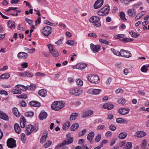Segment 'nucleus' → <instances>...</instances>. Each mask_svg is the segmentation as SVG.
Here are the masks:
<instances>
[{"mask_svg": "<svg viewBox=\"0 0 149 149\" xmlns=\"http://www.w3.org/2000/svg\"><path fill=\"white\" fill-rule=\"evenodd\" d=\"M25 134L24 133H22L21 137V140L22 142L24 143L26 141V138Z\"/></svg>", "mask_w": 149, "mask_h": 149, "instance_id": "obj_54", "label": "nucleus"}, {"mask_svg": "<svg viewBox=\"0 0 149 149\" xmlns=\"http://www.w3.org/2000/svg\"><path fill=\"white\" fill-rule=\"evenodd\" d=\"M36 86L34 85H30V86L27 85L26 86V90L31 91H33L36 88Z\"/></svg>", "mask_w": 149, "mask_h": 149, "instance_id": "obj_34", "label": "nucleus"}, {"mask_svg": "<svg viewBox=\"0 0 149 149\" xmlns=\"http://www.w3.org/2000/svg\"><path fill=\"white\" fill-rule=\"evenodd\" d=\"M109 6L107 5L103 8L102 9L97 12V14L100 16H105L109 13Z\"/></svg>", "mask_w": 149, "mask_h": 149, "instance_id": "obj_5", "label": "nucleus"}, {"mask_svg": "<svg viewBox=\"0 0 149 149\" xmlns=\"http://www.w3.org/2000/svg\"><path fill=\"white\" fill-rule=\"evenodd\" d=\"M109 128L110 130L112 131H115L116 130V127L113 125H111L109 127Z\"/></svg>", "mask_w": 149, "mask_h": 149, "instance_id": "obj_60", "label": "nucleus"}, {"mask_svg": "<svg viewBox=\"0 0 149 149\" xmlns=\"http://www.w3.org/2000/svg\"><path fill=\"white\" fill-rule=\"evenodd\" d=\"M17 97L21 99H26L27 98V95L26 94H23L19 95H17Z\"/></svg>", "mask_w": 149, "mask_h": 149, "instance_id": "obj_51", "label": "nucleus"}, {"mask_svg": "<svg viewBox=\"0 0 149 149\" xmlns=\"http://www.w3.org/2000/svg\"><path fill=\"white\" fill-rule=\"evenodd\" d=\"M11 92L14 94H20L22 93L21 91H19L17 88L13 89L11 90Z\"/></svg>", "mask_w": 149, "mask_h": 149, "instance_id": "obj_39", "label": "nucleus"}, {"mask_svg": "<svg viewBox=\"0 0 149 149\" xmlns=\"http://www.w3.org/2000/svg\"><path fill=\"white\" fill-rule=\"evenodd\" d=\"M132 148V145L131 142H127L125 146L124 147L123 149H130Z\"/></svg>", "mask_w": 149, "mask_h": 149, "instance_id": "obj_35", "label": "nucleus"}, {"mask_svg": "<svg viewBox=\"0 0 149 149\" xmlns=\"http://www.w3.org/2000/svg\"><path fill=\"white\" fill-rule=\"evenodd\" d=\"M41 21V18L40 17H38L37 19L35 21V25L36 26L38 24H39L40 23Z\"/></svg>", "mask_w": 149, "mask_h": 149, "instance_id": "obj_61", "label": "nucleus"}, {"mask_svg": "<svg viewBox=\"0 0 149 149\" xmlns=\"http://www.w3.org/2000/svg\"><path fill=\"white\" fill-rule=\"evenodd\" d=\"M120 56L129 58L132 56V54L128 50H125L124 49H121L120 50Z\"/></svg>", "mask_w": 149, "mask_h": 149, "instance_id": "obj_11", "label": "nucleus"}, {"mask_svg": "<svg viewBox=\"0 0 149 149\" xmlns=\"http://www.w3.org/2000/svg\"><path fill=\"white\" fill-rule=\"evenodd\" d=\"M100 46L99 45H96L92 43L91 44V49L94 53L98 52L100 50Z\"/></svg>", "mask_w": 149, "mask_h": 149, "instance_id": "obj_13", "label": "nucleus"}, {"mask_svg": "<svg viewBox=\"0 0 149 149\" xmlns=\"http://www.w3.org/2000/svg\"><path fill=\"white\" fill-rule=\"evenodd\" d=\"M15 88L16 89L17 88L19 91H20L21 90H26V86L18 84L15 86Z\"/></svg>", "mask_w": 149, "mask_h": 149, "instance_id": "obj_26", "label": "nucleus"}, {"mask_svg": "<svg viewBox=\"0 0 149 149\" xmlns=\"http://www.w3.org/2000/svg\"><path fill=\"white\" fill-rule=\"evenodd\" d=\"M111 50L115 55L118 56H120L121 55V54H120V52H118L116 51L113 48H111Z\"/></svg>", "mask_w": 149, "mask_h": 149, "instance_id": "obj_42", "label": "nucleus"}, {"mask_svg": "<svg viewBox=\"0 0 149 149\" xmlns=\"http://www.w3.org/2000/svg\"><path fill=\"white\" fill-rule=\"evenodd\" d=\"M101 139V135L100 134L98 135L95 137V142H98Z\"/></svg>", "mask_w": 149, "mask_h": 149, "instance_id": "obj_58", "label": "nucleus"}, {"mask_svg": "<svg viewBox=\"0 0 149 149\" xmlns=\"http://www.w3.org/2000/svg\"><path fill=\"white\" fill-rule=\"evenodd\" d=\"M99 41L101 42L102 43H103L104 44H106L107 45H109V43L107 40H105L102 39H100L99 40Z\"/></svg>", "mask_w": 149, "mask_h": 149, "instance_id": "obj_56", "label": "nucleus"}, {"mask_svg": "<svg viewBox=\"0 0 149 149\" xmlns=\"http://www.w3.org/2000/svg\"><path fill=\"white\" fill-rule=\"evenodd\" d=\"M70 93L75 96H79L83 93L82 91L80 90H77L74 88H71L69 91Z\"/></svg>", "mask_w": 149, "mask_h": 149, "instance_id": "obj_9", "label": "nucleus"}, {"mask_svg": "<svg viewBox=\"0 0 149 149\" xmlns=\"http://www.w3.org/2000/svg\"><path fill=\"white\" fill-rule=\"evenodd\" d=\"M129 109H126L124 108H120L118 110V113L122 115H125L128 114L130 111Z\"/></svg>", "mask_w": 149, "mask_h": 149, "instance_id": "obj_16", "label": "nucleus"}, {"mask_svg": "<svg viewBox=\"0 0 149 149\" xmlns=\"http://www.w3.org/2000/svg\"><path fill=\"white\" fill-rule=\"evenodd\" d=\"M29 104L31 106L35 107H38L40 105V104L37 101H31L30 102Z\"/></svg>", "mask_w": 149, "mask_h": 149, "instance_id": "obj_25", "label": "nucleus"}, {"mask_svg": "<svg viewBox=\"0 0 149 149\" xmlns=\"http://www.w3.org/2000/svg\"><path fill=\"white\" fill-rule=\"evenodd\" d=\"M20 125L22 128H24L25 126L26 120L23 116L21 117L20 119Z\"/></svg>", "mask_w": 149, "mask_h": 149, "instance_id": "obj_23", "label": "nucleus"}, {"mask_svg": "<svg viewBox=\"0 0 149 149\" xmlns=\"http://www.w3.org/2000/svg\"><path fill=\"white\" fill-rule=\"evenodd\" d=\"M87 64L83 63H79L75 65L72 66V68L73 69H78L79 70L83 69L86 67Z\"/></svg>", "mask_w": 149, "mask_h": 149, "instance_id": "obj_12", "label": "nucleus"}, {"mask_svg": "<svg viewBox=\"0 0 149 149\" xmlns=\"http://www.w3.org/2000/svg\"><path fill=\"white\" fill-rule=\"evenodd\" d=\"M130 33L131 35V36L134 38H136L138 36H139V34H138L136 33L135 32L131 31V32H130Z\"/></svg>", "mask_w": 149, "mask_h": 149, "instance_id": "obj_52", "label": "nucleus"}, {"mask_svg": "<svg viewBox=\"0 0 149 149\" xmlns=\"http://www.w3.org/2000/svg\"><path fill=\"white\" fill-rule=\"evenodd\" d=\"M79 125L77 123L73 124L70 127V130L72 131H75L79 127Z\"/></svg>", "mask_w": 149, "mask_h": 149, "instance_id": "obj_29", "label": "nucleus"}, {"mask_svg": "<svg viewBox=\"0 0 149 149\" xmlns=\"http://www.w3.org/2000/svg\"><path fill=\"white\" fill-rule=\"evenodd\" d=\"M0 118L6 121L9 120L8 116L3 111L0 110Z\"/></svg>", "mask_w": 149, "mask_h": 149, "instance_id": "obj_17", "label": "nucleus"}, {"mask_svg": "<svg viewBox=\"0 0 149 149\" xmlns=\"http://www.w3.org/2000/svg\"><path fill=\"white\" fill-rule=\"evenodd\" d=\"M148 67V66H146L145 65H143L141 68V71L143 72H146L148 70V69L147 68Z\"/></svg>", "mask_w": 149, "mask_h": 149, "instance_id": "obj_48", "label": "nucleus"}, {"mask_svg": "<svg viewBox=\"0 0 149 149\" xmlns=\"http://www.w3.org/2000/svg\"><path fill=\"white\" fill-rule=\"evenodd\" d=\"M147 145V142L146 140H144L142 142V144L141 146L145 148V149H148L146 147Z\"/></svg>", "mask_w": 149, "mask_h": 149, "instance_id": "obj_49", "label": "nucleus"}, {"mask_svg": "<svg viewBox=\"0 0 149 149\" xmlns=\"http://www.w3.org/2000/svg\"><path fill=\"white\" fill-rule=\"evenodd\" d=\"M12 111L16 117H18L20 116V113L16 108L14 107L12 109Z\"/></svg>", "mask_w": 149, "mask_h": 149, "instance_id": "obj_28", "label": "nucleus"}, {"mask_svg": "<svg viewBox=\"0 0 149 149\" xmlns=\"http://www.w3.org/2000/svg\"><path fill=\"white\" fill-rule=\"evenodd\" d=\"M7 145L9 148H13L16 146L15 141L12 138H10L7 140Z\"/></svg>", "mask_w": 149, "mask_h": 149, "instance_id": "obj_10", "label": "nucleus"}, {"mask_svg": "<svg viewBox=\"0 0 149 149\" xmlns=\"http://www.w3.org/2000/svg\"><path fill=\"white\" fill-rule=\"evenodd\" d=\"M38 94L42 97H45L47 95V92L45 90L42 89L39 91Z\"/></svg>", "mask_w": 149, "mask_h": 149, "instance_id": "obj_32", "label": "nucleus"}, {"mask_svg": "<svg viewBox=\"0 0 149 149\" xmlns=\"http://www.w3.org/2000/svg\"><path fill=\"white\" fill-rule=\"evenodd\" d=\"M146 133L142 131H139L136 133L135 136L138 138H141L146 136Z\"/></svg>", "mask_w": 149, "mask_h": 149, "instance_id": "obj_20", "label": "nucleus"}, {"mask_svg": "<svg viewBox=\"0 0 149 149\" xmlns=\"http://www.w3.org/2000/svg\"><path fill=\"white\" fill-rule=\"evenodd\" d=\"M66 139L61 143V146L67 145L72 143L74 140L73 137L71 136V134L68 133L66 135Z\"/></svg>", "mask_w": 149, "mask_h": 149, "instance_id": "obj_8", "label": "nucleus"}, {"mask_svg": "<svg viewBox=\"0 0 149 149\" xmlns=\"http://www.w3.org/2000/svg\"><path fill=\"white\" fill-rule=\"evenodd\" d=\"M95 135V133L93 132H92L89 133L88 135L87 136V140L90 141V143H91V141L93 140Z\"/></svg>", "mask_w": 149, "mask_h": 149, "instance_id": "obj_24", "label": "nucleus"}, {"mask_svg": "<svg viewBox=\"0 0 149 149\" xmlns=\"http://www.w3.org/2000/svg\"><path fill=\"white\" fill-rule=\"evenodd\" d=\"M78 114L77 113H73L70 116V120H74L78 116Z\"/></svg>", "mask_w": 149, "mask_h": 149, "instance_id": "obj_30", "label": "nucleus"}, {"mask_svg": "<svg viewBox=\"0 0 149 149\" xmlns=\"http://www.w3.org/2000/svg\"><path fill=\"white\" fill-rule=\"evenodd\" d=\"M52 143V141H48L44 145V147L45 148H47L50 146Z\"/></svg>", "mask_w": 149, "mask_h": 149, "instance_id": "obj_62", "label": "nucleus"}, {"mask_svg": "<svg viewBox=\"0 0 149 149\" xmlns=\"http://www.w3.org/2000/svg\"><path fill=\"white\" fill-rule=\"evenodd\" d=\"M134 40L133 38H123L121 40L124 42H129L132 41Z\"/></svg>", "mask_w": 149, "mask_h": 149, "instance_id": "obj_43", "label": "nucleus"}, {"mask_svg": "<svg viewBox=\"0 0 149 149\" xmlns=\"http://www.w3.org/2000/svg\"><path fill=\"white\" fill-rule=\"evenodd\" d=\"M127 12L128 15L132 18L134 17L136 13V10L134 9H129L127 10Z\"/></svg>", "mask_w": 149, "mask_h": 149, "instance_id": "obj_15", "label": "nucleus"}, {"mask_svg": "<svg viewBox=\"0 0 149 149\" xmlns=\"http://www.w3.org/2000/svg\"><path fill=\"white\" fill-rule=\"evenodd\" d=\"M123 92V90L121 88H118L115 91V92L116 94L119 93H122Z\"/></svg>", "mask_w": 149, "mask_h": 149, "instance_id": "obj_64", "label": "nucleus"}, {"mask_svg": "<svg viewBox=\"0 0 149 149\" xmlns=\"http://www.w3.org/2000/svg\"><path fill=\"white\" fill-rule=\"evenodd\" d=\"M93 111L91 110H89L87 111H86L83 113L82 117L83 118H85L91 116L93 114Z\"/></svg>", "mask_w": 149, "mask_h": 149, "instance_id": "obj_18", "label": "nucleus"}, {"mask_svg": "<svg viewBox=\"0 0 149 149\" xmlns=\"http://www.w3.org/2000/svg\"><path fill=\"white\" fill-rule=\"evenodd\" d=\"M65 105V103L63 101H55L52 104L51 108L54 110L58 111L64 107Z\"/></svg>", "mask_w": 149, "mask_h": 149, "instance_id": "obj_1", "label": "nucleus"}, {"mask_svg": "<svg viewBox=\"0 0 149 149\" xmlns=\"http://www.w3.org/2000/svg\"><path fill=\"white\" fill-rule=\"evenodd\" d=\"M103 0H97L94 5V8L95 9L100 8L103 3Z\"/></svg>", "mask_w": 149, "mask_h": 149, "instance_id": "obj_14", "label": "nucleus"}, {"mask_svg": "<svg viewBox=\"0 0 149 149\" xmlns=\"http://www.w3.org/2000/svg\"><path fill=\"white\" fill-rule=\"evenodd\" d=\"M25 77H32L33 76V74L31 72H28L24 71Z\"/></svg>", "mask_w": 149, "mask_h": 149, "instance_id": "obj_45", "label": "nucleus"}, {"mask_svg": "<svg viewBox=\"0 0 149 149\" xmlns=\"http://www.w3.org/2000/svg\"><path fill=\"white\" fill-rule=\"evenodd\" d=\"M88 36L94 38H96L97 37L95 33H89L88 34Z\"/></svg>", "mask_w": 149, "mask_h": 149, "instance_id": "obj_63", "label": "nucleus"}, {"mask_svg": "<svg viewBox=\"0 0 149 149\" xmlns=\"http://www.w3.org/2000/svg\"><path fill=\"white\" fill-rule=\"evenodd\" d=\"M10 77V74H3L0 76V79H7Z\"/></svg>", "mask_w": 149, "mask_h": 149, "instance_id": "obj_38", "label": "nucleus"}, {"mask_svg": "<svg viewBox=\"0 0 149 149\" xmlns=\"http://www.w3.org/2000/svg\"><path fill=\"white\" fill-rule=\"evenodd\" d=\"M100 18L97 16H94L91 17L89 20L90 22L93 23V24L97 27H99L101 26V23L100 20Z\"/></svg>", "mask_w": 149, "mask_h": 149, "instance_id": "obj_2", "label": "nucleus"}, {"mask_svg": "<svg viewBox=\"0 0 149 149\" xmlns=\"http://www.w3.org/2000/svg\"><path fill=\"white\" fill-rule=\"evenodd\" d=\"M87 79L89 82L95 84L98 83L100 82L99 77L96 75L89 74L87 77Z\"/></svg>", "mask_w": 149, "mask_h": 149, "instance_id": "obj_3", "label": "nucleus"}, {"mask_svg": "<svg viewBox=\"0 0 149 149\" xmlns=\"http://www.w3.org/2000/svg\"><path fill=\"white\" fill-rule=\"evenodd\" d=\"M47 46L50 52L52 55L55 57H57L59 55V53L55 47L51 44H48Z\"/></svg>", "mask_w": 149, "mask_h": 149, "instance_id": "obj_7", "label": "nucleus"}, {"mask_svg": "<svg viewBox=\"0 0 149 149\" xmlns=\"http://www.w3.org/2000/svg\"><path fill=\"white\" fill-rule=\"evenodd\" d=\"M120 18L123 20H126L127 19L125 17V14L123 12H120Z\"/></svg>", "mask_w": 149, "mask_h": 149, "instance_id": "obj_36", "label": "nucleus"}, {"mask_svg": "<svg viewBox=\"0 0 149 149\" xmlns=\"http://www.w3.org/2000/svg\"><path fill=\"white\" fill-rule=\"evenodd\" d=\"M74 43V41L72 40H68L67 42V44L70 46L72 45Z\"/></svg>", "mask_w": 149, "mask_h": 149, "instance_id": "obj_57", "label": "nucleus"}, {"mask_svg": "<svg viewBox=\"0 0 149 149\" xmlns=\"http://www.w3.org/2000/svg\"><path fill=\"white\" fill-rule=\"evenodd\" d=\"M105 128V126L103 125H100L98 126L97 127V130H102L104 129Z\"/></svg>", "mask_w": 149, "mask_h": 149, "instance_id": "obj_50", "label": "nucleus"}, {"mask_svg": "<svg viewBox=\"0 0 149 149\" xmlns=\"http://www.w3.org/2000/svg\"><path fill=\"white\" fill-rule=\"evenodd\" d=\"M52 31V28L51 27L46 26L43 27L41 32L44 36L48 37L51 33Z\"/></svg>", "mask_w": 149, "mask_h": 149, "instance_id": "obj_6", "label": "nucleus"}, {"mask_svg": "<svg viewBox=\"0 0 149 149\" xmlns=\"http://www.w3.org/2000/svg\"><path fill=\"white\" fill-rule=\"evenodd\" d=\"M8 26L9 28L10 29H15V22L12 20L8 21Z\"/></svg>", "mask_w": 149, "mask_h": 149, "instance_id": "obj_27", "label": "nucleus"}, {"mask_svg": "<svg viewBox=\"0 0 149 149\" xmlns=\"http://www.w3.org/2000/svg\"><path fill=\"white\" fill-rule=\"evenodd\" d=\"M38 126H34L31 125H29L26 127V131L27 135H29L33 132H34L38 131Z\"/></svg>", "mask_w": 149, "mask_h": 149, "instance_id": "obj_4", "label": "nucleus"}, {"mask_svg": "<svg viewBox=\"0 0 149 149\" xmlns=\"http://www.w3.org/2000/svg\"><path fill=\"white\" fill-rule=\"evenodd\" d=\"M76 82L77 85L79 86H81L83 85V81L80 79H77Z\"/></svg>", "mask_w": 149, "mask_h": 149, "instance_id": "obj_46", "label": "nucleus"}, {"mask_svg": "<svg viewBox=\"0 0 149 149\" xmlns=\"http://www.w3.org/2000/svg\"><path fill=\"white\" fill-rule=\"evenodd\" d=\"M102 90L99 89H94L93 90V95H97L99 94Z\"/></svg>", "mask_w": 149, "mask_h": 149, "instance_id": "obj_41", "label": "nucleus"}, {"mask_svg": "<svg viewBox=\"0 0 149 149\" xmlns=\"http://www.w3.org/2000/svg\"><path fill=\"white\" fill-rule=\"evenodd\" d=\"M143 15V14L141 15V13H139L135 17L134 19L135 21H137L138 19L141 18Z\"/></svg>", "mask_w": 149, "mask_h": 149, "instance_id": "obj_55", "label": "nucleus"}, {"mask_svg": "<svg viewBox=\"0 0 149 149\" xmlns=\"http://www.w3.org/2000/svg\"><path fill=\"white\" fill-rule=\"evenodd\" d=\"M48 134L47 133L46 135L42 136L41 138L40 142L41 143H43L45 142L46 139L47 138V134Z\"/></svg>", "mask_w": 149, "mask_h": 149, "instance_id": "obj_37", "label": "nucleus"}, {"mask_svg": "<svg viewBox=\"0 0 149 149\" xmlns=\"http://www.w3.org/2000/svg\"><path fill=\"white\" fill-rule=\"evenodd\" d=\"M34 114V112L32 111H28L25 114V116L27 117L32 116Z\"/></svg>", "mask_w": 149, "mask_h": 149, "instance_id": "obj_47", "label": "nucleus"}, {"mask_svg": "<svg viewBox=\"0 0 149 149\" xmlns=\"http://www.w3.org/2000/svg\"><path fill=\"white\" fill-rule=\"evenodd\" d=\"M44 23L46 24L49 25L51 26H53L54 24V23L51 22L48 20H45L44 21Z\"/></svg>", "mask_w": 149, "mask_h": 149, "instance_id": "obj_59", "label": "nucleus"}, {"mask_svg": "<svg viewBox=\"0 0 149 149\" xmlns=\"http://www.w3.org/2000/svg\"><path fill=\"white\" fill-rule=\"evenodd\" d=\"M14 129L16 132L18 134H19L20 133V128L18 124L15 123V124Z\"/></svg>", "mask_w": 149, "mask_h": 149, "instance_id": "obj_31", "label": "nucleus"}, {"mask_svg": "<svg viewBox=\"0 0 149 149\" xmlns=\"http://www.w3.org/2000/svg\"><path fill=\"white\" fill-rule=\"evenodd\" d=\"M28 56V54L24 52H19L17 54V57L20 58H23L25 59Z\"/></svg>", "mask_w": 149, "mask_h": 149, "instance_id": "obj_21", "label": "nucleus"}, {"mask_svg": "<svg viewBox=\"0 0 149 149\" xmlns=\"http://www.w3.org/2000/svg\"><path fill=\"white\" fill-rule=\"evenodd\" d=\"M127 136V134L126 132H122L120 133L118 135V137L121 139H123L125 138Z\"/></svg>", "mask_w": 149, "mask_h": 149, "instance_id": "obj_33", "label": "nucleus"}, {"mask_svg": "<svg viewBox=\"0 0 149 149\" xmlns=\"http://www.w3.org/2000/svg\"><path fill=\"white\" fill-rule=\"evenodd\" d=\"M104 109L108 110H111L114 107L113 105L111 103H107L104 104L103 105Z\"/></svg>", "mask_w": 149, "mask_h": 149, "instance_id": "obj_22", "label": "nucleus"}, {"mask_svg": "<svg viewBox=\"0 0 149 149\" xmlns=\"http://www.w3.org/2000/svg\"><path fill=\"white\" fill-rule=\"evenodd\" d=\"M70 125V122L68 121L66 122L63 125V129L65 130L67 129V127H69Z\"/></svg>", "mask_w": 149, "mask_h": 149, "instance_id": "obj_40", "label": "nucleus"}, {"mask_svg": "<svg viewBox=\"0 0 149 149\" xmlns=\"http://www.w3.org/2000/svg\"><path fill=\"white\" fill-rule=\"evenodd\" d=\"M117 102L120 104H124L125 102V100L123 97H121L119 99Z\"/></svg>", "mask_w": 149, "mask_h": 149, "instance_id": "obj_44", "label": "nucleus"}, {"mask_svg": "<svg viewBox=\"0 0 149 149\" xmlns=\"http://www.w3.org/2000/svg\"><path fill=\"white\" fill-rule=\"evenodd\" d=\"M125 35L123 34H119L114 36V37L116 39H119L120 38H124Z\"/></svg>", "mask_w": 149, "mask_h": 149, "instance_id": "obj_53", "label": "nucleus"}, {"mask_svg": "<svg viewBox=\"0 0 149 149\" xmlns=\"http://www.w3.org/2000/svg\"><path fill=\"white\" fill-rule=\"evenodd\" d=\"M47 116V113L45 111H42L40 113L39 117L40 120H42L45 119Z\"/></svg>", "mask_w": 149, "mask_h": 149, "instance_id": "obj_19", "label": "nucleus"}]
</instances>
